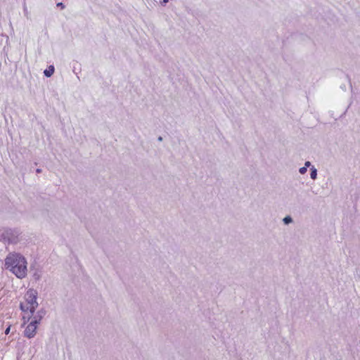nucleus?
<instances>
[{"instance_id":"nucleus-1","label":"nucleus","mask_w":360,"mask_h":360,"mask_svg":"<svg viewBox=\"0 0 360 360\" xmlns=\"http://www.w3.org/2000/svg\"><path fill=\"white\" fill-rule=\"evenodd\" d=\"M5 266L19 278L27 275V262L20 254H9L5 259Z\"/></svg>"},{"instance_id":"nucleus-2","label":"nucleus","mask_w":360,"mask_h":360,"mask_svg":"<svg viewBox=\"0 0 360 360\" xmlns=\"http://www.w3.org/2000/svg\"><path fill=\"white\" fill-rule=\"evenodd\" d=\"M20 232L18 229L8 227L0 228V240L8 244H16L19 242Z\"/></svg>"},{"instance_id":"nucleus-3","label":"nucleus","mask_w":360,"mask_h":360,"mask_svg":"<svg viewBox=\"0 0 360 360\" xmlns=\"http://www.w3.org/2000/svg\"><path fill=\"white\" fill-rule=\"evenodd\" d=\"M37 297V292L34 289H29L25 295L26 303L28 304L29 307H31V315L34 314L36 308L38 307Z\"/></svg>"},{"instance_id":"nucleus-4","label":"nucleus","mask_w":360,"mask_h":360,"mask_svg":"<svg viewBox=\"0 0 360 360\" xmlns=\"http://www.w3.org/2000/svg\"><path fill=\"white\" fill-rule=\"evenodd\" d=\"M37 323L32 321L25 329L24 335L30 339L34 338L37 333Z\"/></svg>"},{"instance_id":"nucleus-5","label":"nucleus","mask_w":360,"mask_h":360,"mask_svg":"<svg viewBox=\"0 0 360 360\" xmlns=\"http://www.w3.org/2000/svg\"><path fill=\"white\" fill-rule=\"evenodd\" d=\"M46 310L44 309H41L39 310L36 314H33L32 321L35 323L39 324L41 321V320L44 318V316L46 315Z\"/></svg>"},{"instance_id":"nucleus-6","label":"nucleus","mask_w":360,"mask_h":360,"mask_svg":"<svg viewBox=\"0 0 360 360\" xmlns=\"http://www.w3.org/2000/svg\"><path fill=\"white\" fill-rule=\"evenodd\" d=\"M54 67L53 65H50L48 69L45 70L44 74L46 77H50L54 72Z\"/></svg>"},{"instance_id":"nucleus-7","label":"nucleus","mask_w":360,"mask_h":360,"mask_svg":"<svg viewBox=\"0 0 360 360\" xmlns=\"http://www.w3.org/2000/svg\"><path fill=\"white\" fill-rule=\"evenodd\" d=\"M310 172H311V173H310L311 178L313 180H315L317 178V169L314 166H312L310 168Z\"/></svg>"},{"instance_id":"nucleus-8","label":"nucleus","mask_w":360,"mask_h":360,"mask_svg":"<svg viewBox=\"0 0 360 360\" xmlns=\"http://www.w3.org/2000/svg\"><path fill=\"white\" fill-rule=\"evenodd\" d=\"M20 308L22 311H30L31 313V307H29V305L27 303H20Z\"/></svg>"},{"instance_id":"nucleus-9","label":"nucleus","mask_w":360,"mask_h":360,"mask_svg":"<svg viewBox=\"0 0 360 360\" xmlns=\"http://www.w3.org/2000/svg\"><path fill=\"white\" fill-rule=\"evenodd\" d=\"M283 221L287 225L292 222V219L290 216H286L283 219Z\"/></svg>"},{"instance_id":"nucleus-10","label":"nucleus","mask_w":360,"mask_h":360,"mask_svg":"<svg viewBox=\"0 0 360 360\" xmlns=\"http://www.w3.org/2000/svg\"><path fill=\"white\" fill-rule=\"evenodd\" d=\"M307 169L304 166L301 168H300L299 172L301 174H304L307 172Z\"/></svg>"},{"instance_id":"nucleus-11","label":"nucleus","mask_w":360,"mask_h":360,"mask_svg":"<svg viewBox=\"0 0 360 360\" xmlns=\"http://www.w3.org/2000/svg\"><path fill=\"white\" fill-rule=\"evenodd\" d=\"M23 9H24V14H25V15L28 18V17H29V12L27 11V8L25 4L24 5Z\"/></svg>"},{"instance_id":"nucleus-12","label":"nucleus","mask_w":360,"mask_h":360,"mask_svg":"<svg viewBox=\"0 0 360 360\" xmlns=\"http://www.w3.org/2000/svg\"><path fill=\"white\" fill-rule=\"evenodd\" d=\"M56 6L58 7H60L62 9H63L65 8V5L62 2L58 3Z\"/></svg>"},{"instance_id":"nucleus-13","label":"nucleus","mask_w":360,"mask_h":360,"mask_svg":"<svg viewBox=\"0 0 360 360\" xmlns=\"http://www.w3.org/2000/svg\"><path fill=\"white\" fill-rule=\"evenodd\" d=\"M311 165V162L309 161H307L305 162L304 163V167L307 169L308 167H309Z\"/></svg>"},{"instance_id":"nucleus-14","label":"nucleus","mask_w":360,"mask_h":360,"mask_svg":"<svg viewBox=\"0 0 360 360\" xmlns=\"http://www.w3.org/2000/svg\"><path fill=\"white\" fill-rule=\"evenodd\" d=\"M10 330H11V325H9L7 328L5 330V334L6 335H8L9 333H10Z\"/></svg>"},{"instance_id":"nucleus-15","label":"nucleus","mask_w":360,"mask_h":360,"mask_svg":"<svg viewBox=\"0 0 360 360\" xmlns=\"http://www.w3.org/2000/svg\"><path fill=\"white\" fill-rule=\"evenodd\" d=\"M169 0H162L160 3L162 5H165Z\"/></svg>"},{"instance_id":"nucleus-16","label":"nucleus","mask_w":360,"mask_h":360,"mask_svg":"<svg viewBox=\"0 0 360 360\" xmlns=\"http://www.w3.org/2000/svg\"><path fill=\"white\" fill-rule=\"evenodd\" d=\"M34 276L35 277L36 279H39V275L37 274H34Z\"/></svg>"},{"instance_id":"nucleus-17","label":"nucleus","mask_w":360,"mask_h":360,"mask_svg":"<svg viewBox=\"0 0 360 360\" xmlns=\"http://www.w3.org/2000/svg\"><path fill=\"white\" fill-rule=\"evenodd\" d=\"M41 172V169H37V173H40Z\"/></svg>"},{"instance_id":"nucleus-18","label":"nucleus","mask_w":360,"mask_h":360,"mask_svg":"<svg viewBox=\"0 0 360 360\" xmlns=\"http://www.w3.org/2000/svg\"><path fill=\"white\" fill-rule=\"evenodd\" d=\"M162 141V137L159 136V141Z\"/></svg>"}]
</instances>
